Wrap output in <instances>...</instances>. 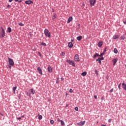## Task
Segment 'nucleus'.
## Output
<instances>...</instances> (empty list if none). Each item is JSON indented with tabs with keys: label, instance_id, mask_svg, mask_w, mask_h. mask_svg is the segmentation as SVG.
<instances>
[{
	"label": "nucleus",
	"instance_id": "nucleus-23",
	"mask_svg": "<svg viewBox=\"0 0 126 126\" xmlns=\"http://www.w3.org/2000/svg\"><path fill=\"white\" fill-rule=\"evenodd\" d=\"M7 31H8V33H11V28L8 27L7 29Z\"/></svg>",
	"mask_w": 126,
	"mask_h": 126
},
{
	"label": "nucleus",
	"instance_id": "nucleus-34",
	"mask_svg": "<svg viewBox=\"0 0 126 126\" xmlns=\"http://www.w3.org/2000/svg\"><path fill=\"white\" fill-rule=\"evenodd\" d=\"M15 1H18V2H21L22 1V0H15Z\"/></svg>",
	"mask_w": 126,
	"mask_h": 126
},
{
	"label": "nucleus",
	"instance_id": "nucleus-48",
	"mask_svg": "<svg viewBox=\"0 0 126 126\" xmlns=\"http://www.w3.org/2000/svg\"><path fill=\"white\" fill-rule=\"evenodd\" d=\"M17 120H21V117L17 118Z\"/></svg>",
	"mask_w": 126,
	"mask_h": 126
},
{
	"label": "nucleus",
	"instance_id": "nucleus-37",
	"mask_svg": "<svg viewBox=\"0 0 126 126\" xmlns=\"http://www.w3.org/2000/svg\"><path fill=\"white\" fill-rule=\"evenodd\" d=\"M97 62H98V63H99V64H102V62H101V60H98Z\"/></svg>",
	"mask_w": 126,
	"mask_h": 126
},
{
	"label": "nucleus",
	"instance_id": "nucleus-30",
	"mask_svg": "<svg viewBox=\"0 0 126 126\" xmlns=\"http://www.w3.org/2000/svg\"><path fill=\"white\" fill-rule=\"evenodd\" d=\"M121 40H125V39H126V37L125 36H121Z\"/></svg>",
	"mask_w": 126,
	"mask_h": 126
},
{
	"label": "nucleus",
	"instance_id": "nucleus-1",
	"mask_svg": "<svg viewBox=\"0 0 126 126\" xmlns=\"http://www.w3.org/2000/svg\"><path fill=\"white\" fill-rule=\"evenodd\" d=\"M44 35L46 37H48V38H51V32H49L48 29L44 30Z\"/></svg>",
	"mask_w": 126,
	"mask_h": 126
},
{
	"label": "nucleus",
	"instance_id": "nucleus-22",
	"mask_svg": "<svg viewBox=\"0 0 126 126\" xmlns=\"http://www.w3.org/2000/svg\"><path fill=\"white\" fill-rule=\"evenodd\" d=\"M30 91H31L32 94H35V90H34V89H31L30 90Z\"/></svg>",
	"mask_w": 126,
	"mask_h": 126
},
{
	"label": "nucleus",
	"instance_id": "nucleus-21",
	"mask_svg": "<svg viewBox=\"0 0 126 126\" xmlns=\"http://www.w3.org/2000/svg\"><path fill=\"white\" fill-rule=\"evenodd\" d=\"M97 57H100V55L98 54V53H95L94 56H93V58L94 59H95V58Z\"/></svg>",
	"mask_w": 126,
	"mask_h": 126
},
{
	"label": "nucleus",
	"instance_id": "nucleus-19",
	"mask_svg": "<svg viewBox=\"0 0 126 126\" xmlns=\"http://www.w3.org/2000/svg\"><path fill=\"white\" fill-rule=\"evenodd\" d=\"M39 45L40 46L42 45V46H44V47H47V44H46L45 42H41Z\"/></svg>",
	"mask_w": 126,
	"mask_h": 126
},
{
	"label": "nucleus",
	"instance_id": "nucleus-36",
	"mask_svg": "<svg viewBox=\"0 0 126 126\" xmlns=\"http://www.w3.org/2000/svg\"><path fill=\"white\" fill-rule=\"evenodd\" d=\"M105 52H107V48H106V47H105V48H104L103 53H104L105 54Z\"/></svg>",
	"mask_w": 126,
	"mask_h": 126
},
{
	"label": "nucleus",
	"instance_id": "nucleus-9",
	"mask_svg": "<svg viewBox=\"0 0 126 126\" xmlns=\"http://www.w3.org/2000/svg\"><path fill=\"white\" fill-rule=\"evenodd\" d=\"M26 4H31V3H33V1L31 0H28L25 1Z\"/></svg>",
	"mask_w": 126,
	"mask_h": 126
},
{
	"label": "nucleus",
	"instance_id": "nucleus-14",
	"mask_svg": "<svg viewBox=\"0 0 126 126\" xmlns=\"http://www.w3.org/2000/svg\"><path fill=\"white\" fill-rule=\"evenodd\" d=\"M120 38V36L119 35H115L113 37V39L114 40H116V39H119Z\"/></svg>",
	"mask_w": 126,
	"mask_h": 126
},
{
	"label": "nucleus",
	"instance_id": "nucleus-44",
	"mask_svg": "<svg viewBox=\"0 0 126 126\" xmlns=\"http://www.w3.org/2000/svg\"><path fill=\"white\" fill-rule=\"evenodd\" d=\"M113 90H114V89L112 88V89L110 90V93H112V92H113Z\"/></svg>",
	"mask_w": 126,
	"mask_h": 126
},
{
	"label": "nucleus",
	"instance_id": "nucleus-25",
	"mask_svg": "<svg viewBox=\"0 0 126 126\" xmlns=\"http://www.w3.org/2000/svg\"><path fill=\"white\" fill-rule=\"evenodd\" d=\"M16 88H17V87H14L13 88V91L14 92V94L15 93V90H16Z\"/></svg>",
	"mask_w": 126,
	"mask_h": 126
},
{
	"label": "nucleus",
	"instance_id": "nucleus-7",
	"mask_svg": "<svg viewBox=\"0 0 126 126\" xmlns=\"http://www.w3.org/2000/svg\"><path fill=\"white\" fill-rule=\"evenodd\" d=\"M85 124V121H81V122H80L77 123V125L78 126H84Z\"/></svg>",
	"mask_w": 126,
	"mask_h": 126
},
{
	"label": "nucleus",
	"instance_id": "nucleus-12",
	"mask_svg": "<svg viewBox=\"0 0 126 126\" xmlns=\"http://www.w3.org/2000/svg\"><path fill=\"white\" fill-rule=\"evenodd\" d=\"M72 19H73L72 16L69 17L67 21V23H69L70 22V21H72Z\"/></svg>",
	"mask_w": 126,
	"mask_h": 126
},
{
	"label": "nucleus",
	"instance_id": "nucleus-55",
	"mask_svg": "<svg viewBox=\"0 0 126 126\" xmlns=\"http://www.w3.org/2000/svg\"><path fill=\"white\" fill-rule=\"evenodd\" d=\"M124 24H125L126 25V21H124Z\"/></svg>",
	"mask_w": 126,
	"mask_h": 126
},
{
	"label": "nucleus",
	"instance_id": "nucleus-41",
	"mask_svg": "<svg viewBox=\"0 0 126 126\" xmlns=\"http://www.w3.org/2000/svg\"><path fill=\"white\" fill-rule=\"evenodd\" d=\"M73 92V90H72V89H71L69 90V93H72Z\"/></svg>",
	"mask_w": 126,
	"mask_h": 126
},
{
	"label": "nucleus",
	"instance_id": "nucleus-35",
	"mask_svg": "<svg viewBox=\"0 0 126 126\" xmlns=\"http://www.w3.org/2000/svg\"><path fill=\"white\" fill-rule=\"evenodd\" d=\"M61 56H65V53H63V52H62L61 53Z\"/></svg>",
	"mask_w": 126,
	"mask_h": 126
},
{
	"label": "nucleus",
	"instance_id": "nucleus-50",
	"mask_svg": "<svg viewBox=\"0 0 126 126\" xmlns=\"http://www.w3.org/2000/svg\"><path fill=\"white\" fill-rule=\"evenodd\" d=\"M52 12H55V10L53 8L52 9Z\"/></svg>",
	"mask_w": 126,
	"mask_h": 126
},
{
	"label": "nucleus",
	"instance_id": "nucleus-57",
	"mask_svg": "<svg viewBox=\"0 0 126 126\" xmlns=\"http://www.w3.org/2000/svg\"><path fill=\"white\" fill-rule=\"evenodd\" d=\"M21 118H24V115L22 116Z\"/></svg>",
	"mask_w": 126,
	"mask_h": 126
},
{
	"label": "nucleus",
	"instance_id": "nucleus-28",
	"mask_svg": "<svg viewBox=\"0 0 126 126\" xmlns=\"http://www.w3.org/2000/svg\"><path fill=\"white\" fill-rule=\"evenodd\" d=\"M122 85L121 83H120V84L118 85V88L119 90H122V88H121V85Z\"/></svg>",
	"mask_w": 126,
	"mask_h": 126
},
{
	"label": "nucleus",
	"instance_id": "nucleus-38",
	"mask_svg": "<svg viewBox=\"0 0 126 126\" xmlns=\"http://www.w3.org/2000/svg\"><path fill=\"white\" fill-rule=\"evenodd\" d=\"M104 55H105V53H104V52H103L100 54V55H99V57H102V56H104Z\"/></svg>",
	"mask_w": 126,
	"mask_h": 126
},
{
	"label": "nucleus",
	"instance_id": "nucleus-42",
	"mask_svg": "<svg viewBox=\"0 0 126 126\" xmlns=\"http://www.w3.org/2000/svg\"><path fill=\"white\" fill-rule=\"evenodd\" d=\"M27 96H28L29 97H30L31 94H30V93H27Z\"/></svg>",
	"mask_w": 126,
	"mask_h": 126
},
{
	"label": "nucleus",
	"instance_id": "nucleus-10",
	"mask_svg": "<svg viewBox=\"0 0 126 126\" xmlns=\"http://www.w3.org/2000/svg\"><path fill=\"white\" fill-rule=\"evenodd\" d=\"M48 72H49L50 73H52L53 71V68H52V67L51 66H48L47 68Z\"/></svg>",
	"mask_w": 126,
	"mask_h": 126
},
{
	"label": "nucleus",
	"instance_id": "nucleus-24",
	"mask_svg": "<svg viewBox=\"0 0 126 126\" xmlns=\"http://www.w3.org/2000/svg\"><path fill=\"white\" fill-rule=\"evenodd\" d=\"M114 54H117L118 53V49H117V48H114Z\"/></svg>",
	"mask_w": 126,
	"mask_h": 126
},
{
	"label": "nucleus",
	"instance_id": "nucleus-16",
	"mask_svg": "<svg viewBox=\"0 0 126 126\" xmlns=\"http://www.w3.org/2000/svg\"><path fill=\"white\" fill-rule=\"evenodd\" d=\"M76 39L78 41H81V39H82V36L80 35L76 37Z\"/></svg>",
	"mask_w": 126,
	"mask_h": 126
},
{
	"label": "nucleus",
	"instance_id": "nucleus-32",
	"mask_svg": "<svg viewBox=\"0 0 126 126\" xmlns=\"http://www.w3.org/2000/svg\"><path fill=\"white\" fill-rule=\"evenodd\" d=\"M54 123H55V121H54V120H50V124L51 125H54Z\"/></svg>",
	"mask_w": 126,
	"mask_h": 126
},
{
	"label": "nucleus",
	"instance_id": "nucleus-27",
	"mask_svg": "<svg viewBox=\"0 0 126 126\" xmlns=\"http://www.w3.org/2000/svg\"><path fill=\"white\" fill-rule=\"evenodd\" d=\"M61 124L62 125V126H64V122L63 121H61Z\"/></svg>",
	"mask_w": 126,
	"mask_h": 126
},
{
	"label": "nucleus",
	"instance_id": "nucleus-33",
	"mask_svg": "<svg viewBox=\"0 0 126 126\" xmlns=\"http://www.w3.org/2000/svg\"><path fill=\"white\" fill-rule=\"evenodd\" d=\"M94 72H95L96 75H98V71L97 70V69H95Z\"/></svg>",
	"mask_w": 126,
	"mask_h": 126
},
{
	"label": "nucleus",
	"instance_id": "nucleus-58",
	"mask_svg": "<svg viewBox=\"0 0 126 126\" xmlns=\"http://www.w3.org/2000/svg\"><path fill=\"white\" fill-rule=\"evenodd\" d=\"M71 42H73V39L71 40Z\"/></svg>",
	"mask_w": 126,
	"mask_h": 126
},
{
	"label": "nucleus",
	"instance_id": "nucleus-31",
	"mask_svg": "<svg viewBox=\"0 0 126 126\" xmlns=\"http://www.w3.org/2000/svg\"><path fill=\"white\" fill-rule=\"evenodd\" d=\"M56 18H57V16H56V14L54 15L53 17H52V19H56Z\"/></svg>",
	"mask_w": 126,
	"mask_h": 126
},
{
	"label": "nucleus",
	"instance_id": "nucleus-45",
	"mask_svg": "<svg viewBox=\"0 0 126 126\" xmlns=\"http://www.w3.org/2000/svg\"><path fill=\"white\" fill-rule=\"evenodd\" d=\"M60 82L59 81V79H58L57 81H56V83L58 84H59V83Z\"/></svg>",
	"mask_w": 126,
	"mask_h": 126
},
{
	"label": "nucleus",
	"instance_id": "nucleus-13",
	"mask_svg": "<svg viewBox=\"0 0 126 126\" xmlns=\"http://www.w3.org/2000/svg\"><path fill=\"white\" fill-rule=\"evenodd\" d=\"M112 62L113 63V65H115V64H116V63H117V62H118V60L117 59H114L112 60Z\"/></svg>",
	"mask_w": 126,
	"mask_h": 126
},
{
	"label": "nucleus",
	"instance_id": "nucleus-49",
	"mask_svg": "<svg viewBox=\"0 0 126 126\" xmlns=\"http://www.w3.org/2000/svg\"><path fill=\"white\" fill-rule=\"evenodd\" d=\"M82 6H85V4L84 3H83Z\"/></svg>",
	"mask_w": 126,
	"mask_h": 126
},
{
	"label": "nucleus",
	"instance_id": "nucleus-15",
	"mask_svg": "<svg viewBox=\"0 0 126 126\" xmlns=\"http://www.w3.org/2000/svg\"><path fill=\"white\" fill-rule=\"evenodd\" d=\"M102 45H103V42H102V41H100L98 43L97 46H98V47H99V48H101V47H102Z\"/></svg>",
	"mask_w": 126,
	"mask_h": 126
},
{
	"label": "nucleus",
	"instance_id": "nucleus-4",
	"mask_svg": "<svg viewBox=\"0 0 126 126\" xmlns=\"http://www.w3.org/2000/svg\"><path fill=\"white\" fill-rule=\"evenodd\" d=\"M1 35L0 36V38H3L5 36V32H4V30L3 29V28L2 27H1Z\"/></svg>",
	"mask_w": 126,
	"mask_h": 126
},
{
	"label": "nucleus",
	"instance_id": "nucleus-18",
	"mask_svg": "<svg viewBox=\"0 0 126 126\" xmlns=\"http://www.w3.org/2000/svg\"><path fill=\"white\" fill-rule=\"evenodd\" d=\"M98 60H99L100 61H104V58L103 57H102L101 58L99 57V58H98V59H97L96 60V62H98Z\"/></svg>",
	"mask_w": 126,
	"mask_h": 126
},
{
	"label": "nucleus",
	"instance_id": "nucleus-5",
	"mask_svg": "<svg viewBox=\"0 0 126 126\" xmlns=\"http://www.w3.org/2000/svg\"><path fill=\"white\" fill-rule=\"evenodd\" d=\"M96 2V0H90V5L91 6H94L95 5V3Z\"/></svg>",
	"mask_w": 126,
	"mask_h": 126
},
{
	"label": "nucleus",
	"instance_id": "nucleus-8",
	"mask_svg": "<svg viewBox=\"0 0 126 126\" xmlns=\"http://www.w3.org/2000/svg\"><path fill=\"white\" fill-rule=\"evenodd\" d=\"M37 71H38L39 74L43 75V73L42 72V69L40 67H37Z\"/></svg>",
	"mask_w": 126,
	"mask_h": 126
},
{
	"label": "nucleus",
	"instance_id": "nucleus-2",
	"mask_svg": "<svg viewBox=\"0 0 126 126\" xmlns=\"http://www.w3.org/2000/svg\"><path fill=\"white\" fill-rule=\"evenodd\" d=\"M66 63H69V64L70 65H72V66H75V63H74V62L73 61L66 60Z\"/></svg>",
	"mask_w": 126,
	"mask_h": 126
},
{
	"label": "nucleus",
	"instance_id": "nucleus-17",
	"mask_svg": "<svg viewBox=\"0 0 126 126\" xmlns=\"http://www.w3.org/2000/svg\"><path fill=\"white\" fill-rule=\"evenodd\" d=\"M122 87L124 90H126V84L125 83H122Z\"/></svg>",
	"mask_w": 126,
	"mask_h": 126
},
{
	"label": "nucleus",
	"instance_id": "nucleus-20",
	"mask_svg": "<svg viewBox=\"0 0 126 126\" xmlns=\"http://www.w3.org/2000/svg\"><path fill=\"white\" fill-rule=\"evenodd\" d=\"M86 74H87V72L86 71H84V72H83L82 73H81V75L82 76H86Z\"/></svg>",
	"mask_w": 126,
	"mask_h": 126
},
{
	"label": "nucleus",
	"instance_id": "nucleus-47",
	"mask_svg": "<svg viewBox=\"0 0 126 126\" xmlns=\"http://www.w3.org/2000/svg\"><path fill=\"white\" fill-rule=\"evenodd\" d=\"M61 80L62 81H63V77H61Z\"/></svg>",
	"mask_w": 126,
	"mask_h": 126
},
{
	"label": "nucleus",
	"instance_id": "nucleus-54",
	"mask_svg": "<svg viewBox=\"0 0 126 126\" xmlns=\"http://www.w3.org/2000/svg\"><path fill=\"white\" fill-rule=\"evenodd\" d=\"M101 100H104V97H102L101 98Z\"/></svg>",
	"mask_w": 126,
	"mask_h": 126
},
{
	"label": "nucleus",
	"instance_id": "nucleus-6",
	"mask_svg": "<svg viewBox=\"0 0 126 126\" xmlns=\"http://www.w3.org/2000/svg\"><path fill=\"white\" fill-rule=\"evenodd\" d=\"M74 60L75 62H79V56H78V54H76L74 57Z\"/></svg>",
	"mask_w": 126,
	"mask_h": 126
},
{
	"label": "nucleus",
	"instance_id": "nucleus-43",
	"mask_svg": "<svg viewBox=\"0 0 126 126\" xmlns=\"http://www.w3.org/2000/svg\"><path fill=\"white\" fill-rule=\"evenodd\" d=\"M75 110L77 112L78 111V107H75Z\"/></svg>",
	"mask_w": 126,
	"mask_h": 126
},
{
	"label": "nucleus",
	"instance_id": "nucleus-46",
	"mask_svg": "<svg viewBox=\"0 0 126 126\" xmlns=\"http://www.w3.org/2000/svg\"><path fill=\"white\" fill-rule=\"evenodd\" d=\"M7 7H11V5H7Z\"/></svg>",
	"mask_w": 126,
	"mask_h": 126
},
{
	"label": "nucleus",
	"instance_id": "nucleus-53",
	"mask_svg": "<svg viewBox=\"0 0 126 126\" xmlns=\"http://www.w3.org/2000/svg\"><path fill=\"white\" fill-rule=\"evenodd\" d=\"M12 0H9V2H11V1H12Z\"/></svg>",
	"mask_w": 126,
	"mask_h": 126
},
{
	"label": "nucleus",
	"instance_id": "nucleus-40",
	"mask_svg": "<svg viewBox=\"0 0 126 126\" xmlns=\"http://www.w3.org/2000/svg\"><path fill=\"white\" fill-rule=\"evenodd\" d=\"M8 67H9V68L10 69H11V66H12V65H10V64H8Z\"/></svg>",
	"mask_w": 126,
	"mask_h": 126
},
{
	"label": "nucleus",
	"instance_id": "nucleus-56",
	"mask_svg": "<svg viewBox=\"0 0 126 126\" xmlns=\"http://www.w3.org/2000/svg\"><path fill=\"white\" fill-rule=\"evenodd\" d=\"M61 121H63V120H61L60 119H58V122H61Z\"/></svg>",
	"mask_w": 126,
	"mask_h": 126
},
{
	"label": "nucleus",
	"instance_id": "nucleus-59",
	"mask_svg": "<svg viewBox=\"0 0 126 126\" xmlns=\"http://www.w3.org/2000/svg\"><path fill=\"white\" fill-rule=\"evenodd\" d=\"M0 115H1V114L0 113Z\"/></svg>",
	"mask_w": 126,
	"mask_h": 126
},
{
	"label": "nucleus",
	"instance_id": "nucleus-11",
	"mask_svg": "<svg viewBox=\"0 0 126 126\" xmlns=\"http://www.w3.org/2000/svg\"><path fill=\"white\" fill-rule=\"evenodd\" d=\"M68 48H72V47H73V44H72V42H68Z\"/></svg>",
	"mask_w": 126,
	"mask_h": 126
},
{
	"label": "nucleus",
	"instance_id": "nucleus-29",
	"mask_svg": "<svg viewBox=\"0 0 126 126\" xmlns=\"http://www.w3.org/2000/svg\"><path fill=\"white\" fill-rule=\"evenodd\" d=\"M42 119H43V116H42V115H39L38 116V120H42Z\"/></svg>",
	"mask_w": 126,
	"mask_h": 126
},
{
	"label": "nucleus",
	"instance_id": "nucleus-39",
	"mask_svg": "<svg viewBox=\"0 0 126 126\" xmlns=\"http://www.w3.org/2000/svg\"><path fill=\"white\" fill-rule=\"evenodd\" d=\"M38 55L40 58H42V55H41V53L40 52H38Z\"/></svg>",
	"mask_w": 126,
	"mask_h": 126
},
{
	"label": "nucleus",
	"instance_id": "nucleus-26",
	"mask_svg": "<svg viewBox=\"0 0 126 126\" xmlns=\"http://www.w3.org/2000/svg\"><path fill=\"white\" fill-rule=\"evenodd\" d=\"M18 25H19L20 26H24V24L21 22L19 23Z\"/></svg>",
	"mask_w": 126,
	"mask_h": 126
},
{
	"label": "nucleus",
	"instance_id": "nucleus-3",
	"mask_svg": "<svg viewBox=\"0 0 126 126\" xmlns=\"http://www.w3.org/2000/svg\"><path fill=\"white\" fill-rule=\"evenodd\" d=\"M8 60L9 64H10V65H12V66H13V65H14V62H13V60L12 59L9 58H8Z\"/></svg>",
	"mask_w": 126,
	"mask_h": 126
},
{
	"label": "nucleus",
	"instance_id": "nucleus-52",
	"mask_svg": "<svg viewBox=\"0 0 126 126\" xmlns=\"http://www.w3.org/2000/svg\"><path fill=\"white\" fill-rule=\"evenodd\" d=\"M108 123H111V119L108 120Z\"/></svg>",
	"mask_w": 126,
	"mask_h": 126
},
{
	"label": "nucleus",
	"instance_id": "nucleus-51",
	"mask_svg": "<svg viewBox=\"0 0 126 126\" xmlns=\"http://www.w3.org/2000/svg\"><path fill=\"white\" fill-rule=\"evenodd\" d=\"M94 99H97V95H94Z\"/></svg>",
	"mask_w": 126,
	"mask_h": 126
}]
</instances>
